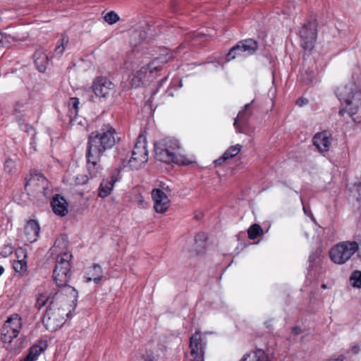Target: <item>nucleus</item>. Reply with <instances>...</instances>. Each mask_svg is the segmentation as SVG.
Instances as JSON below:
<instances>
[{"instance_id":"0eeeda50","label":"nucleus","mask_w":361,"mask_h":361,"mask_svg":"<svg viewBox=\"0 0 361 361\" xmlns=\"http://www.w3.org/2000/svg\"><path fill=\"white\" fill-rule=\"evenodd\" d=\"M358 251L356 241H343L335 245L329 251L331 260L337 264H343Z\"/></svg>"},{"instance_id":"1a4fd4ad","label":"nucleus","mask_w":361,"mask_h":361,"mask_svg":"<svg viewBox=\"0 0 361 361\" xmlns=\"http://www.w3.org/2000/svg\"><path fill=\"white\" fill-rule=\"evenodd\" d=\"M148 160V150L145 137L139 135L132 151V155L129 159V165L133 169H139Z\"/></svg>"},{"instance_id":"f704fd0d","label":"nucleus","mask_w":361,"mask_h":361,"mask_svg":"<svg viewBox=\"0 0 361 361\" xmlns=\"http://www.w3.org/2000/svg\"><path fill=\"white\" fill-rule=\"evenodd\" d=\"M16 160L8 158L4 162V171L8 173H12L16 171Z\"/></svg>"},{"instance_id":"f03ea898","label":"nucleus","mask_w":361,"mask_h":361,"mask_svg":"<svg viewBox=\"0 0 361 361\" xmlns=\"http://www.w3.org/2000/svg\"><path fill=\"white\" fill-rule=\"evenodd\" d=\"M119 140L116 130L109 124L103 125L100 129L88 135L85 157L87 169L91 178L102 176L103 167L100 164L101 157Z\"/></svg>"},{"instance_id":"8fccbe9b","label":"nucleus","mask_w":361,"mask_h":361,"mask_svg":"<svg viewBox=\"0 0 361 361\" xmlns=\"http://www.w3.org/2000/svg\"><path fill=\"white\" fill-rule=\"evenodd\" d=\"M4 269L2 266H0V276L4 273Z\"/></svg>"},{"instance_id":"2f4dec72","label":"nucleus","mask_w":361,"mask_h":361,"mask_svg":"<svg viewBox=\"0 0 361 361\" xmlns=\"http://www.w3.org/2000/svg\"><path fill=\"white\" fill-rule=\"evenodd\" d=\"M200 37V35L199 33L197 34H189L187 37H186V42L181 44L178 48H177V51L178 52H181L182 50H184L185 49H188L189 47L190 46L189 44V41L190 39H192V41H194V42H192V44L191 45H195V42L197 41V38Z\"/></svg>"},{"instance_id":"4c0bfd02","label":"nucleus","mask_w":361,"mask_h":361,"mask_svg":"<svg viewBox=\"0 0 361 361\" xmlns=\"http://www.w3.org/2000/svg\"><path fill=\"white\" fill-rule=\"evenodd\" d=\"M16 255L17 257V260L21 259L23 261H26L25 259L27 258V252L26 249L21 247L17 248L16 250Z\"/></svg>"},{"instance_id":"f3484780","label":"nucleus","mask_w":361,"mask_h":361,"mask_svg":"<svg viewBox=\"0 0 361 361\" xmlns=\"http://www.w3.org/2000/svg\"><path fill=\"white\" fill-rule=\"evenodd\" d=\"M51 205L55 214L64 216L68 214V203L63 196L59 194L55 195L52 198Z\"/></svg>"},{"instance_id":"cd10ccee","label":"nucleus","mask_w":361,"mask_h":361,"mask_svg":"<svg viewBox=\"0 0 361 361\" xmlns=\"http://www.w3.org/2000/svg\"><path fill=\"white\" fill-rule=\"evenodd\" d=\"M207 236L204 233H199L195 237V249L197 252H202L206 247Z\"/></svg>"},{"instance_id":"4468645a","label":"nucleus","mask_w":361,"mask_h":361,"mask_svg":"<svg viewBox=\"0 0 361 361\" xmlns=\"http://www.w3.org/2000/svg\"><path fill=\"white\" fill-rule=\"evenodd\" d=\"M156 212L163 214L169 207L170 200L165 192L159 188H154L151 192Z\"/></svg>"},{"instance_id":"ddd939ff","label":"nucleus","mask_w":361,"mask_h":361,"mask_svg":"<svg viewBox=\"0 0 361 361\" xmlns=\"http://www.w3.org/2000/svg\"><path fill=\"white\" fill-rule=\"evenodd\" d=\"M205 343L200 333L196 332L190 338L191 361H204Z\"/></svg>"},{"instance_id":"393cba45","label":"nucleus","mask_w":361,"mask_h":361,"mask_svg":"<svg viewBox=\"0 0 361 361\" xmlns=\"http://www.w3.org/2000/svg\"><path fill=\"white\" fill-rule=\"evenodd\" d=\"M69 43V37L66 35H62L58 40L56 47L54 50V56L60 58Z\"/></svg>"},{"instance_id":"f8f14e48","label":"nucleus","mask_w":361,"mask_h":361,"mask_svg":"<svg viewBox=\"0 0 361 361\" xmlns=\"http://www.w3.org/2000/svg\"><path fill=\"white\" fill-rule=\"evenodd\" d=\"M91 88L95 96L99 99H106L114 91V84L106 77H96Z\"/></svg>"},{"instance_id":"9d476101","label":"nucleus","mask_w":361,"mask_h":361,"mask_svg":"<svg viewBox=\"0 0 361 361\" xmlns=\"http://www.w3.org/2000/svg\"><path fill=\"white\" fill-rule=\"evenodd\" d=\"M317 22L314 18H311L305 23L300 30V37L301 39V46L305 50L311 51L317 39Z\"/></svg>"},{"instance_id":"f257e3e1","label":"nucleus","mask_w":361,"mask_h":361,"mask_svg":"<svg viewBox=\"0 0 361 361\" xmlns=\"http://www.w3.org/2000/svg\"><path fill=\"white\" fill-rule=\"evenodd\" d=\"M78 297V291L73 287L37 295L35 308L40 310L46 306L42 322L48 331H56L63 326L66 318L75 310Z\"/></svg>"},{"instance_id":"b1692460","label":"nucleus","mask_w":361,"mask_h":361,"mask_svg":"<svg viewBox=\"0 0 361 361\" xmlns=\"http://www.w3.org/2000/svg\"><path fill=\"white\" fill-rule=\"evenodd\" d=\"M68 241L64 235H61L57 238L54 242V245L52 247L53 252L57 254V257L60 255H63L64 252H67L66 250L68 247Z\"/></svg>"},{"instance_id":"6e6552de","label":"nucleus","mask_w":361,"mask_h":361,"mask_svg":"<svg viewBox=\"0 0 361 361\" xmlns=\"http://www.w3.org/2000/svg\"><path fill=\"white\" fill-rule=\"evenodd\" d=\"M25 188L28 194L32 193L33 195L38 197H44L47 198L51 195L49 182L47 179L40 173L32 175L31 177L27 180Z\"/></svg>"},{"instance_id":"a211bd4d","label":"nucleus","mask_w":361,"mask_h":361,"mask_svg":"<svg viewBox=\"0 0 361 361\" xmlns=\"http://www.w3.org/2000/svg\"><path fill=\"white\" fill-rule=\"evenodd\" d=\"M250 104H251V103L246 104L244 106V109L242 111H239L237 117L235 118L233 126L238 133H244V130L241 128L239 122L246 124L247 123L250 117L252 114V112L249 109Z\"/></svg>"},{"instance_id":"5701e85b","label":"nucleus","mask_w":361,"mask_h":361,"mask_svg":"<svg viewBox=\"0 0 361 361\" xmlns=\"http://www.w3.org/2000/svg\"><path fill=\"white\" fill-rule=\"evenodd\" d=\"M9 322H6L1 330V340L4 343L11 342L19 334L17 329L11 328Z\"/></svg>"},{"instance_id":"a878e982","label":"nucleus","mask_w":361,"mask_h":361,"mask_svg":"<svg viewBox=\"0 0 361 361\" xmlns=\"http://www.w3.org/2000/svg\"><path fill=\"white\" fill-rule=\"evenodd\" d=\"M46 349V345L42 347L33 345L29 350L27 355L20 361H36L39 355Z\"/></svg>"},{"instance_id":"7c9ffc66","label":"nucleus","mask_w":361,"mask_h":361,"mask_svg":"<svg viewBox=\"0 0 361 361\" xmlns=\"http://www.w3.org/2000/svg\"><path fill=\"white\" fill-rule=\"evenodd\" d=\"M350 281L353 288H361V271H353L350 276Z\"/></svg>"},{"instance_id":"603ef678","label":"nucleus","mask_w":361,"mask_h":361,"mask_svg":"<svg viewBox=\"0 0 361 361\" xmlns=\"http://www.w3.org/2000/svg\"><path fill=\"white\" fill-rule=\"evenodd\" d=\"M322 288H324V289H325V288H326V286L325 284H322Z\"/></svg>"},{"instance_id":"58836bf2","label":"nucleus","mask_w":361,"mask_h":361,"mask_svg":"<svg viewBox=\"0 0 361 361\" xmlns=\"http://www.w3.org/2000/svg\"><path fill=\"white\" fill-rule=\"evenodd\" d=\"M88 176L85 174H78L75 177V183L76 185H84L88 181Z\"/></svg>"},{"instance_id":"a19ab883","label":"nucleus","mask_w":361,"mask_h":361,"mask_svg":"<svg viewBox=\"0 0 361 361\" xmlns=\"http://www.w3.org/2000/svg\"><path fill=\"white\" fill-rule=\"evenodd\" d=\"M307 102L308 101L306 99L300 98L299 99L297 100L296 104L298 106H302V105L307 104Z\"/></svg>"},{"instance_id":"9b49d317","label":"nucleus","mask_w":361,"mask_h":361,"mask_svg":"<svg viewBox=\"0 0 361 361\" xmlns=\"http://www.w3.org/2000/svg\"><path fill=\"white\" fill-rule=\"evenodd\" d=\"M257 49L258 44L255 40L251 38L241 40L230 49L226 60L230 61L239 56L246 57L253 54Z\"/></svg>"},{"instance_id":"c9c22d12","label":"nucleus","mask_w":361,"mask_h":361,"mask_svg":"<svg viewBox=\"0 0 361 361\" xmlns=\"http://www.w3.org/2000/svg\"><path fill=\"white\" fill-rule=\"evenodd\" d=\"M104 20L109 24L113 25V24L117 23L120 20V18H119L118 15L116 13H115L114 11H111L108 12L104 16Z\"/></svg>"},{"instance_id":"864d4df0","label":"nucleus","mask_w":361,"mask_h":361,"mask_svg":"<svg viewBox=\"0 0 361 361\" xmlns=\"http://www.w3.org/2000/svg\"><path fill=\"white\" fill-rule=\"evenodd\" d=\"M303 210H304L305 212H306V209H305V207H303Z\"/></svg>"},{"instance_id":"c03bdc74","label":"nucleus","mask_w":361,"mask_h":361,"mask_svg":"<svg viewBox=\"0 0 361 361\" xmlns=\"http://www.w3.org/2000/svg\"><path fill=\"white\" fill-rule=\"evenodd\" d=\"M5 251L4 253L5 255H10L13 252V249L11 246H6L5 248H4Z\"/></svg>"},{"instance_id":"39448f33","label":"nucleus","mask_w":361,"mask_h":361,"mask_svg":"<svg viewBox=\"0 0 361 361\" xmlns=\"http://www.w3.org/2000/svg\"><path fill=\"white\" fill-rule=\"evenodd\" d=\"M171 58V56L168 54L160 56L142 67L131 79L132 86L137 88L153 81L158 73L162 70L164 65L167 63Z\"/></svg>"},{"instance_id":"c85d7f7f","label":"nucleus","mask_w":361,"mask_h":361,"mask_svg":"<svg viewBox=\"0 0 361 361\" xmlns=\"http://www.w3.org/2000/svg\"><path fill=\"white\" fill-rule=\"evenodd\" d=\"M262 233H263V230H262V227L257 224H252L248 228V231H247L248 238L250 240H254V239L257 238V237L262 235Z\"/></svg>"},{"instance_id":"79ce46f5","label":"nucleus","mask_w":361,"mask_h":361,"mask_svg":"<svg viewBox=\"0 0 361 361\" xmlns=\"http://www.w3.org/2000/svg\"><path fill=\"white\" fill-rule=\"evenodd\" d=\"M158 92V89H157L152 94L151 97L148 99L147 101V103L150 105V106H152V103H153V101L154 99V96L155 94H157V92Z\"/></svg>"},{"instance_id":"6ab92c4d","label":"nucleus","mask_w":361,"mask_h":361,"mask_svg":"<svg viewBox=\"0 0 361 361\" xmlns=\"http://www.w3.org/2000/svg\"><path fill=\"white\" fill-rule=\"evenodd\" d=\"M117 178L114 175H112L109 179H104L99 185L98 195L100 197L104 198L109 196L112 191Z\"/></svg>"},{"instance_id":"ea45409f","label":"nucleus","mask_w":361,"mask_h":361,"mask_svg":"<svg viewBox=\"0 0 361 361\" xmlns=\"http://www.w3.org/2000/svg\"><path fill=\"white\" fill-rule=\"evenodd\" d=\"M228 159V157H226L225 155V154L224 153L219 159L214 161V164L216 166H220L222 164H224L226 161H227Z\"/></svg>"},{"instance_id":"37998d69","label":"nucleus","mask_w":361,"mask_h":361,"mask_svg":"<svg viewBox=\"0 0 361 361\" xmlns=\"http://www.w3.org/2000/svg\"><path fill=\"white\" fill-rule=\"evenodd\" d=\"M329 361H348L344 355H340L336 358L329 360Z\"/></svg>"},{"instance_id":"423d86ee","label":"nucleus","mask_w":361,"mask_h":361,"mask_svg":"<svg viewBox=\"0 0 361 361\" xmlns=\"http://www.w3.org/2000/svg\"><path fill=\"white\" fill-rule=\"evenodd\" d=\"M72 255L70 252H64L56 258V264L53 272V279L59 289L61 290L66 287H71L68 283L71 276L70 260Z\"/></svg>"},{"instance_id":"49530a36","label":"nucleus","mask_w":361,"mask_h":361,"mask_svg":"<svg viewBox=\"0 0 361 361\" xmlns=\"http://www.w3.org/2000/svg\"><path fill=\"white\" fill-rule=\"evenodd\" d=\"M315 259V256L314 255H311L310 257H309V261L310 262H312V261H314Z\"/></svg>"},{"instance_id":"e433bc0d","label":"nucleus","mask_w":361,"mask_h":361,"mask_svg":"<svg viewBox=\"0 0 361 361\" xmlns=\"http://www.w3.org/2000/svg\"><path fill=\"white\" fill-rule=\"evenodd\" d=\"M6 322H10L9 324L11 328L12 329H17V331L19 332L21 326V322L20 319L18 318L17 317L16 318H8Z\"/></svg>"},{"instance_id":"dca6fc26","label":"nucleus","mask_w":361,"mask_h":361,"mask_svg":"<svg viewBox=\"0 0 361 361\" xmlns=\"http://www.w3.org/2000/svg\"><path fill=\"white\" fill-rule=\"evenodd\" d=\"M40 232V227L35 220H29L24 227V240L32 243L37 241Z\"/></svg>"},{"instance_id":"473e14b6","label":"nucleus","mask_w":361,"mask_h":361,"mask_svg":"<svg viewBox=\"0 0 361 361\" xmlns=\"http://www.w3.org/2000/svg\"><path fill=\"white\" fill-rule=\"evenodd\" d=\"M13 267L16 272L23 274L27 271V261L16 260L13 264Z\"/></svg>"},{"instance_id":"c756f323","label":"nucleus","mask_w":361,"mask_h":361,"mask_svg":"<svg viewBox=\"0 0 361 361\" xmlns=\"http://www.w3.org/2000/svg\"><path fill=\"white\" fill-rule=\"evenodd\" d=\"M79 99L77 97H71L69 99V116L70 117H75L78 112L79 109Z\"/></svg>"},{"instance_id":"bb28decb","label":"nucleus","mask_w":361,"mask_h":361,"mask_svg":"<svg viewBox=\"0 0 361 361\" xmlns=\"http://www.w3.org/2000/svg\"><path fill=\"white\" fill-rule=\"evenodd\" d=\"M298 78L299 80L305 85H310L315 80V74L312 70L302 71H300Z\"/></svg>"},{"instance_id":"20e7f679","label":"nucleus","mask_w":361,"mask_h":361,"mask_svg":"<svg viewBox=\"0 0 361 361\" xmlns=\"http://www.w3.org/2000/svg\"><path fill=\"white\" fill-rule=\"evenodd\" d=\"M336 97L341 102L346 104V109H341L339 115L343 116L348 111L355 123H361V91L354 84L341 85L335 90Z\"/></svg>"},{"instance_id":"72a5a7b5","label":"nucleus","mask_w":361,"mask_h":361,"mask_svg":"<svg viewBox=\"0 0 361 361\" xmlns=\"http://www.w3.org/2000/svg\"><path fill=\"white\" fill-rule=\"evenodd\" d=\"M242 146L239 144H237L235 145L231 146L228 147L225 152L224 154L226 157H228V159H232L237 156L241 151Z\"/></svg>"},{"instance_id":"4be33fe9","label":"nucleus","mask_w":361,"mask_h":361,"mask_svg":"<svg viewBox=\"0 0 361 361\" xmlns=\"http://www.w3.org/2000/svg\"><path fill=\"white\" fill-rule=\"evenodd\" d=\"M240 361H270L267 353L262 349H257L243 355Z\"/></svg>"},{"instance_id":"412c9836","label":"nucleus","mask_w":361,"mask_h":361,"mask_svg":"<svg viewBox=\"0 0 361 361\" xmlns=\"http://www.w3.org/2000/svg\"><path fill=\"white\" fill-rule=\"evenodd\" d=\"M34 62L37 70L44 73L47 69L49 59L42 50H37L34 54Z\"/></svg>"},{"instance_id":"09e8293b","label":"nucleus","mask_w":361,"mask_h":361,"mask_svg":"<svg viewBox=\"0 0 361 361\" xmlns=\"http://www.w3.org/2000/svg\"><path fill=\"white\" fill-rule=\"evenodd\" d=\"M293 331L295 333V334H298V331H299V327L298 326H295L293 328Z\"/></svg>"},{"instance_id":"7ed1b4c3","label":"nucleus","mask_w":361,"mask_h":361,"mask_svg":"<svg viewBox=\"0 0 361 361\" xmlns=\"http://www.w3.org/2000/svg\"><path fill=\"white\" fill-rule=\"evenodd\" d=\"M181 145L173 137L161 139L154 144L155 159L164 163H175L178 165H189L192 163L188 157L181 154Z\"/></svg>"},{"instance_id":"3c124183","label":"nucleus","mask_w":361,"mask_h":361,"mask_svg":"<svg viewBox=\"0 0 361 361\" xmlns=\"http://www.w3.org/2000/svg\"><path fill=\"white\" fill-rule=\"evenodd\" d=\"M145 35H146L145 32H144V31L143 32H140V37H145Z\"/></svg>"},{"instance_id":"de8ad7c7","label":"nucleus","mask_w":361,"mask_h":361,"mask_svg":"<svg viewBox=\"0 0 361 361\" xmlns=\"http://www.w3.org/2000/svg\"><path fill=\"white\" fill-rule=\"evenodd\" d=\"M166 80H167L166 77H165L163 79H161V80L159 82V86H161L162 85V83L164 82Z\"/></svg>"},{"instance_id":"2eb2a0df","label":"nucleus","mask_w":361,"mask_h":361,"mask_svg":"<svg viewBox=\"0 0 361 361\" xmlns=\"http://www.w3.org/2000/svg\"><path fill=\"white\" fill-rule=\"evenodd\" d=\"M331 142V134L326 130L317 133L313 137V144L320 152H328Z\"/></svg>"},{"instance_id":"aec40b11","label":"nucleus","mask_w":361,"mask_h":361,"mask_svg":"<svg viewBox=\"0 0 361 361\" xmlns=\"http://www.w3.org/2000/svg\"><path fill=\"white\" fill-rule=\"evenodd\" d=\"M86 281H94L95 283H99L103 278V270L98 264H94L86 274Z\"/></svg>"},{"instance_id":"a18cd8bd","label":"nucleus","mask_w":361,"mask_h":361,"mask_svg":"<svg viewBox=\"0 0 361 361\" xmlns=\"http://www.w3.org/2000/svg\"><path fill=\"white\" fill-rule=\"evenodd\" d=\"M357 243H358V256L361 258V236L359 238V241Z\"/></svg>"}]
</instances>
